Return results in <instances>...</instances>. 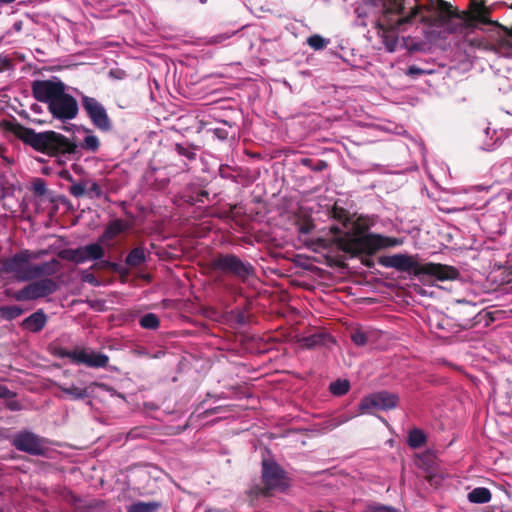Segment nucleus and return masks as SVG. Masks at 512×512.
Returning a JSON list of instances; mask_svg holds the SVG:
<instances>
[{
    "instance_id": "nucleus-1",
    "label": "nucleus",
    "mask_w": 512,
    "mask_h": 512,
    "mask_svg": "<svg viewBox=\"0 0 512 512\" xmlns=\"http://www.w3.org/2000/svg\"><path fill=\"white\" fill-rule=\"evenodd\" d=\"M383 16L377 22V34L389 52L398 45V31L416 22L429 27L457 32L467 26L468 16L445 0H378Z\"/></svg>"
},
{
    "instance_id": "nucleus-2",
    "label": "nucleus",
    "mask_w": 512,
    "mask_h": 512,
    "mask_svg": "<svg viewBox=\"0 0 512 512\" xmlns=\"http://www.w3.org/2000/svg\"><path fill=\"white\" fill-rule=\"evenodd\" d=\"M7 129L24 144L49 156L75 154L78 149L73 140L53 130L36 132L18 122L10 123Z\"/></svg>"
},
{
    "instance_id": "nucleus-3",
    "label": "nucleus",
    "mask_w": 512,
    "mask_h": 512,
    "mask_svg": "<svg viewBox=\"0 0 512 512\" xmlns=\"http://www.w3.org/2000/svg\"><path fill=\"white\" fill-rule=\"evenodd\" d=\"M378 262L384 267L408 273L419 280L426 278H434L439 281L456 280L460 275L454 266L433 262L421 263L418 261L417 255L399 253L382 256Z\"/></svg>"
},
{
    "instance_id": "nucleus-4",
    "label": "nucleus",
    "mask_w": 512,
    "mask_h": 512,
    "mask_svg": "<svg viewBox=\"0 0 512 512\" xmlns=\"http://www.w3.org/2000/svg\"><path fill=\"white\" fill-rule=\"evenodd\" d=\"M369 224L360 216L353 223V232H346L344 236L334 239L338 249L344 253L357 257L361 254L373 255L376 252L394 246L396 239L374 233H367Z\"/></svg>"
},
{
    "instance_id": "nucleus-5",
    "label": "nucleus",
    "mask_w": 512,
    "mask_h": 512,
    "mask_svg": "<svg viewBox=\"0 0 512 512\" xmlns=\"http://www.w3.org/2000/svg\"><path fill=\"white\" fill-rule=\"evenodd\" d=\"M208 266L212 271L237 279L241 283H246L256 276L253 264L234 253H216Z\"/></svg>"
},
{
    "instance_id": "nucleus-6",
    "label": "nucleus",
    "mask_w": 512,
    "mask_h": 512,
    "mask_svg": "<svg viewBox=\"0 0 512 512\" xmlns=\"http://www.w3.org/2000/svg\"><path fill=\"white\" fill-rule=\"evenodd\" d=\"M262 484L252 488L253 496L270 497L274 491H285L289 484L286 472L272 460L262 461Z\"/></svg>"
},
{
    "instance_id": "nucleus-7",
    "label": "nucleus",
    "mask_w": 512,
    "mask_h": 512,
    "mask_svg": "<svg viewBox=\"0 0 512 512\" xmlns=\"http://www.w3.org/2000/svg\"><path fill=\"white\" fill-rule=\"evenodd\" d=\"M46 254L47 250L43 249L37 251L23 249L11 257L1 259V269L4 273L13 274L19 281H28L24 276L29 275L30 261Z\"/></svg>"
},
{
    "instance_id": "nucleus-8",
    "label": "nucleus",
    "mask_w": 512,
    "mask_h": 512,
    "mask_svg": "<svg viewBox=\"0 0 512 512\" xmlns=\"http://www.w3.org/2000/svg\"><path fill=\"white\" fill-rule=\"evenodd\" d=\"M11 444L18 451L25 452L33 456L44 457L47 456L49 452L48 439L28 430L16 433L12 437Z\"/></svg>"
},
{
    "instance_id": "nucleus-9",
    "label": "nucleus",
    "mask_w": 512,
    "mask_h": 512,
    "mask_svg": "<svg viewBox=\"0 0 512 512\" xmlns=\"http://www.w3.org/2000/svg\"><path fill=\"white\" fill-rule=\"evenodd\" d=\"M58 290L57 282L52 278H42L29 283L18 291L12 293L11 297L16 301H32L45 298Z\"/></svg>"
},
{
    "instance_id": "nucleus-10",
    "label": "nucleus",
    "mask_w": 512,
    "mask_h": 512,
    "mask_svg": "<svg viewBox=\"0 0 512 512\" xmlns=\"http://www.w3.org/2000/svg\"><path fill=\"white\" fill-rule=\"evenodd\" d=\"M81 105L92 124L102 132L112 130V121L105 107L94 97L81 96Z\"/></svg>"
},
{
    "instance_id": "nucleus-11",
    "label": "nucleus",
    "mask_w": 512,
    "mask_h": 512,
    "mask_svg": "<svg viewBox=\"0 0 512 512\" xmlns=\"http://www.w3.org/2000/svg\"><path fill=\"white\" fill-rule=\"evenodd\" d=\"M52 116L63 122L76 118L79 112L77 100L65 90L48 106Z\"/></svg>"
},
{
    "instance_id": "nucleus-12",
    "label": "nucleus",
    "mask_w": 512,
    "mask_h": 512,
    "mask_svg": "<svg viewBox=\"0 0 512 512\" xmlns=\"http://www.w3.org/2000/svg\"><path fill=\"white\" fill-rule=\"evenodd\" d=\"M399 397L395 393L381 391L364 397L359 409L362 413H371L373 410H390L398 405Z\"/></svg>"
},
{
    "instance_id": "nucleus-13",
    "label": "nucleus",
    "mask_w": 512,
    "mask_h": 512,
    "mask_svg": "<svg viewBox=\"0 0 512 512\" xmlns=\"http://www.w3.org/2000/svg\"><path fill=\"white\" fill-rule=\"evenodd\" d=\"M33 97L48 106L65 90L61 81L35 80L31 84Z\"/></svg>"
},
{
    "instance_id": "nucleus-14",
    "label": "nucleus",
    "mask_w": 512,
    "mask_h": 512,
    "mask_svg": "<svg viewBox=\"0 0 512 512\" xmlns=\"http://www.w3.org/2000/svg\"><path fill=\"white\" fill-rule=\"evenodd\" d=\"M74 364L85 365L90 368H106L109 364V357L101 352L88 348H78L77 353L72 354Z\"/></svg>"
},
{
    "instance_id": "nucleus-15",
    "label": "nucleus",
    "mask_w": 512,
    "mask_h": 512,
    "mask_svg": "<svg viewBox=\"0 0 512 512\" xmlns=\"http://www.w3.org/2000/svg\"><path fill=\"white\" fill-rule=\"evenodd\" d=\"M62 269V264L57 259H52L50 261L42 262L39 264H30L29 275H25L24 278L28 279V281L42 278H51V276L56 275Z\"/></svg>"
},
{
    "instance_id": "nucleus-16",
    "label": "nucleus",
    "mask_w": 512,
    "mask_h": 512,
    "mask_svg": "<svg viewBox=\"0 0 512 512\" xmlns=\"http://www.w3.org/2000/svg\"><path fill=\"white\" fill-rule=\"evenodd\" d=\"M70 195L75 198H81L87 195L89 198H100L103 195V190L100 185L95 181H81L74 183L68 189Z\"/></svg>"
},
{
    "instance_id": "nucleus-17",
    "label": "nucleus",
    "mask_w": 512,
    "mask_h": 512,
    "mask_svg": "<svg viewBox=\"0 0 512 512\" xmlns=\"http://www.w3.org/2000/svg\"><path fill=\"white\" fill-rule=\"evenodd\" d=\"M47 321L48 318L45 312L42 309H38L22 321L21 327L29 332L38 333L44 329Z\"/></svg>"
},
{
    "instance_id": "nucleus-18",
    "label": "nucleus",
    "mask_w": 512,
    "mask_h": 512,
    "mask_svg": "<svg viewBox=\"0 0 512 512\" xmlns=\"http://www.w3.org/2000/svg\"><path fill=\"white\" fill-rule=\"evenodd\" d=\"M174 149L176 153L183 157L185 160L182 162L181 168L186 171L189 169L188 162H193L197 158V151H199L200 147L188 142L185 143H176L174 145Z\"/></svg>"
},
{
    "instance_id": "nucleus-19",
    "label": "nucleus",
    "mask_w": 512,
    "mask_h": 512,
    "mask_svg": "<svg viewBox=\"0 0 512 512\" xmlns=\"http://www.w3.org/2000/svg\"><path fill=\"white\" fill-rule=\"evenodd\" d=\"M80 261L82 263L92 260L98 261L105 256V250L100 243H91L80 247Z\"/></svg>"
},
{
    "instance_id": "nucleus-20",
    "label": "nucleus",
    "mask_w": 512,
    "mask_h": 512,
    "mask_svg": "<svg viewBox=\"0 0 512 512\" xmlns=\"http://www.w3.org/2000/svg\"><path fill=\"white\" fill-rule=\"evenodd\" d=\"M126 225L123 220L115 219L108 223L103 234L99 237V242L113 240L119 234L126 230Z\"/></svg>"
},
{
    "instance_id": "nucleus-21",
    "label": "nucleus",
    "mask_w": 512,
    "mask_h": 512,
    "mask_svg": "<svg viewBox=\"0 0 512 512\" xmlns=\"http://www.w3.org/2000/svg\"><path fill=\"white\" fill-rule=\"evenodd\" d=\"M184 200L190 205H196L198 203H204L209 200V192L202 188L189 187L184 195Z\"/></svg>"
},
{
    "instance_id": "nucleus-22",
    "label": "nucleus",
    "mask_w": 512,
    "mask_h": 512,
    "mask_svg": "<svg viewBox=\"0 0 512 512\" xmlns=\"http://www.w3.org/2000/svg\"><path fill=\"white\" fill-rule=\"evenodd\" d=\"M161 507L162 503L159 501H137L127 507V512H159Z\"/></svg>"
},
{
    "instance_id": "nucleus-23",
    "label": "nucleus",
    "mask_w": 512,
    "mask_h": 512,
    "mask_svg": "<svg viewBox=\"0 0 512 512\" xmlns=\"http://www.w3.org/2000/svg\"><path fill=\"white\" fill-rule=\"evenodd\" d=\"M146 261V253L143 247L133 248L126 256L125 263L131 268L139 267Z\"/></svg>"
},
{
    "instance_id": "nucleus-24",
    "label": "nucleus",
    "mask_w": 512,
    "mask_h": 512,
    "mask_svg": "<svg viewBox=\"0 0 512 512\" xmlns=\"http://www.w3.org/2000/svg\"><path fill=\"white\" fill-rule=\"evenodd\" d=\"M467 497L471 503L484 504L491 500L492 494L488 488L477 487L469 492Z\"/></svg>"
},
{
    "instance_id": "nucleus-25",
    "label": "nucleus",
    "mask_w": 512,
    "mask_h": 512,
    "mask_svg": "<svg viewBox=\"0 0 512 512\" xmlns=\"http://www.w3.org/2000/svg\"><path fill=\"white\" fill-rule=\"evenodd\" d=\"M427 442L425 433L418 428H413L408 434L407 443L413 449H418L424 446Z\"/></svg>"
},
{
    "instance_id": "nucleus-26",
    "label": "nucleus",
    "mask_w": 512,
    "mask_h": 512,
    "mask_svg": "<svg viewBox=\"0 0 512 512\" xmlns=\"http://www.w3.org/2000/svg\"><path fill=\"white\" fill-rule=\"evenodd\" d=\"M60 391L69 396L72 400H83L89 396L87 388L77 387L75 385L71 386H59Z\"/></svg>"
},
{
    "instance_id": "nucleus-27",
    "label": "nucleus",
    "mask_w": 512,
    "mask_h": 512,
    "mask_svg": "<svg viewBox=\"0 0 512 512\" xmlns=\"http://www.w3.org/2000/svg\"><path fill=\"white\" fill-rule=\"evenodd\" d=\"M371 334V331L363 327H357L351 330L350 338L356 346H365L368 343Z\"/></svg>"
},
{
    "instance_id": "nucleus-28",
    "label": "nucleus",
    "mask_w": 512,
    "mask_h": 512,
    "mask_svg": "<svg viewBox=\"0 0 512 512\" xmlns=\"http://www.w3.org/2000/svg\"><path fill=\"white\" fill-rule=\"evenodd\" d=\"M331 336L325 332L314 333L302 339L303 344L307 348H313L319 345H324Z\"/></svg>"
},
{
    "instance_id": "nucleus-29",
    "label": "nucleus",
    "mask_w": 512,
    "mask_h": 512,
    "mask_svg": "<svg viewBox=\"0 0 512 512\" xmlns=\"http://www.w3.org/2000/svg\"><path fill=\"white\" fill-rule=\"evenodd\" d=\"M330 216L344 227H347L351 221L349 212L345 208L338 206L337 203L331 208Z\"/></svg>"
},
{
    "instance_id": "nucleus-30",
    "label": "nucleus",
    "mask_w": 512,
    "mask_h": 512,
    "mask_svg": "<svg viewBox=\"0 0 512 512\" xmlns=\"http://www.w3.org/2000/svg\"><path fill=\"white\" fill-rule=\"evenodd\" d=\"M24 309L18 305L0 306V318L3 320L11 321L21 316Z\"/></svg>"
},
{
    "instance_id": "nucleus-31",
    "label": "nucleus",
    "mask_w": 512,
    "mask_h": 512,
    "mask_svg": "<svg viewBox=\"0 0 512 512\" xmlns=\"http://www.w3.org/2000/svg\"><path fill=\"white\" fill-rule=\"evenodd\" d=\"M350 382L347 379H337L329 385V391L334 396H343L348 393Z\"/></svg>"
},
{
    "instance_id": "nucleus-32",
    "label": "nucleus",
    "mask_w": 512,
    "mask_h": 512,
    "mask_svg": "<svg viewBox=\"0 0 512 512\" xmlns=\"http://www.w3.org/2000/svg\"><path fill=\"white\" fill-rule=\"evenodd\" d=\"M58 258L66 261L75 262L77 264L82 263L80 261L81 253H80V247L76 249L72 248H66L62 249L57 253Z\"/></svg>"
},
{
    "instance_id": "nucleus-33",
    "label": "nucleus",
    "mask_w": 512,
    "mask_h": 512,
    "mask_svg": "<svg viewBox=\"0 0 512 512\" xmlns=\"http://www.w3.org/2000/svg\"><path fill=\"white\" fill-rule=\"evenodd\" d=\"M140 326L145 329L154 330L160 325L159 318L154 313H147L140 318Z\"/></svg>"
},
{
    "instance_id": "nucleus-34",
    "label": "nucleus",
    "mask_w": 512,
    "mask_h": 512,
    "mask_svg": "<svg viewBox=\"0 0 512 512\" xmlns=\"http://www.w3.org/2000/svg\"><path fill=\"white\" fill-rule=\"evenodd\" d=\"M301 164L312 171L320 172L328 167V164L325 160H317L316 162L311 158H303L301 159Z\"/></svg>"
},
{
    "instance_id": "nucleus-35",
    "label": "nucleus",
    "mask_w": 512,
    "mask_h": 512,
    "mask_svg": "<svg viewBox=\"0 0 512 512\" xmlns=\"http://www.w3.org/2000/svg\"><path fill=\"white\" fill-rule=\"evenodd\" d=\"M81 147L86 151L96 152L100 147V141L95 135H87L83 139Z\"/></svg>"
},
{
    "instance_id": "nucleus-36",
    "label": "nucleus",
    "mask_w": 512,
    "mask_h": 512,
    "mask_svg": "<svg viewBox=\"0 0 512 512\" xmlns=\"http://www.w3.org/2000/svg\"><path fill=\"white\" fill-rule=\"evenodd\" d=\"M307 43L311 48L315 50H322L327 46L328 41L321 35L315 34L308 37Z\"/></svg>"
},
{
    "instance_id": "nucleus-37",
    "label": "nucleus",
    "mask_w": 512,
    "mask_h": 512,
    "mask_svg": "<svg viewBox=\"0 0 512 512\" xmlns=\"http://www.w3.org/2000/svg\"><path fill=\"white\" fill-rule=\"evenodd\" d=\"M228 207L229 209L227 211H224L219 215L220 218L236 219L242 214L240 211L241 207L238 204H229Z\"/></svg>"
},
{
    "instance_id": "nucleus-38",
    "label": "nucleus",
    "mask_w": 512,
    "mask_h": 512,
    "mask_svg": "<svg viewBox=\"0 0 512 512\" xmlns=\"http://www.w3.org/2000/svg\"><path fill=\"white\" fill-rule=\"evenodd\" d=\"M32 190L36 196H44L47 193L45 180L42 178H35L32 183Z\"/></svg>"
},
{
    "instance_id": "nucleus-39",
    "label": "nucleus",
    "mask_w": 512,
    "mask_h": 512,
    "mask_svg": "<svg viewBox=\"0 0 512 512\" xmlns=\"http://www.w3.org/2000/svg\"><path fill=\"white\" fill-rule=\"evenodd\" d=\"M364 512H398V511L392 506L374 503V504L367 505L365 507Z\"/></svg>"
},
{
    "instance_id": "nucleus-40",
    "label": "nucleus",
    "mask_w": 512,
    "mask_h": 512,
    "mask_svg": "<svg viewBox=\"0 0 512 512\" xmlns=\"http://www.w3.org/2000/svg\"><path fill=\"white\" fill-rule=\"evenodd\" d=\"M14 69L13 60L7 55H0V73Z\"/></svg>"
},
{
    "instance_id": "nucleus-41",
    "label": "nucleus",
    "mask_w": 512,
    "mask_h": 512,
    "mask_svg": "<svg viewBox=\"0 0 512 512\" xmlns=\"http://www.w3.org/2000/svg\"><path fill=\"white\" fill-rule=\"evenodd\" d=\"M210 131L214 134V136L217 139H219L221 141L226 140L229 137V131L226 128L216 127V128L210 129Z\"/></svg>"
},
{
    "instance_id": "nucleus-42",
    "label": "nucleus",
    "mask_w": 512,
    "mask_h": 512,
    "mask_svg": "<svg viewBox=\"0 0 512 512\" xmlns=\"http://www.w3.org/2000/svg\"><path fill=\"white\" fill-rule=\"evenodd\" d=\"M78 348L79 347H76L72 350H67L65 348H60L57 352V355L59 357H62V358H68L73 364H74V358L72 356L73 353H77L78 352Z\"/></svg>"
},
{
    "instance_id": "nucleus-43",
    "label": "nucleus",
    "mask_w": 512,
    "mask_h": 512,
    "mask_svg": "<svg viewBox=\"0 0 512 512\" xmlns=\"http://www.w3.org/2000/svg\"><path fill=\"white\" fill-rule=\"evenodd\" d=\"M109 271L118 273L121 276H127L128 275V270L126 268H124L120 264H118L116 262H112V261H111V264H110Z\"/></svg>"
},
{
    "instance_id": "nucleus-44",
    "label": "nucleus",
    "mask_w": 512,
    "mask_h": 512,
    "mask_svg": "<svg viewBox=\"0 0 512 512\" xmlns=\"http://www.w3.org/2000/svg\"><path fill=\"white\" fill-rule=\"evenodd\" d=\"M424 73H425V71L423 69H421L415 65L409 66L407 69V72H406V74L411 77L420 76V75H423Z\"/></svg>"
},
{
    "instance_id": "nucleus-45",
    "label": "nucleus",
    "mask_w": 512,
    "mask_h": 512,
    "mask_svg": "<svg viewBox=\"0 0 512 512\" xmlns=\"http://www.w3.org/2000/svg\"><path fill=\"white\" fill-rule=\"evenodd\" d=\"M82 280L86 283H89L93 286H98L99 285V281L97 280L96 276L92 273H85L83 276H82Z\"/></svg>"
},
{
    "instance_id": "nucleus-46",
    "label": "nucleus",
    "mask_w": 512,
    "mask_h": 512,
    "mask_svg": "<svg viewBox=\"0 0 512 512\" xmlns=\"http://www.w3.org/2000/svg\"><path fill=\"white\" fill-rule=\"evenodd\" d=\"M99 262L96 263L93 268H98V269H104V270H109L110 268V264H111V261L109 260H103V258L101 260H98Z\"/></svg>"
},
{
    "instance_id": "nucleus-47",
    "label": "nucleus",
    "mask_w": 512,
    "mask_h": 512,
    "mask_svg": "<svg viewBox=\"0 0 512 512\" xmlns=\"http://www.w3.org/2000/svg\"><path fill=\"white\" fill-rule=\"evenodd\" d=\"M314 227V225L310 222H306L304 224H302L299 228V231L302 233V234H308L311 232L312 228Z\"/></svg>"
},
{
    "instance_id": "nucleus-48",
    "label": "nucleus",
    "mask_w": 512,
    "mask_h": 512,
    "mask_svg": "<svg viewBox=\"0 0 512 512\" xmlns=\"http://www.w3.org/2000/svg\"><path fill=\"white\" fill-rule=\"evenodd\" d=\"M59 175H60V177H61L62 179L66 180V181H68V182H71V183H72V185L75 183V182H74V179H73V177H72V175H71V174H70V172H69V171H67V170H62V171L60 172V174H59Z\"/></svg>"
},
{
    "instance_id": "nucleus-49",
    "label": "nucleus",
    "mask_w": 512,
    "mask_h": 512,
    "mask_svg": "<svg viewBox=\"0 0 512 512\" xmlns=\"http://www.w3.org/2000/svg\"><path fill=\"white\" fill-rule=\"evenodd\" d=\"M329 231L331 234L337 236L336 238L338 237H342V229L336 225H333L329 228Z\"/></svg>"
},
{
    "instance_id": "nucleus-50",
    "label": "nucleus",
    "mask_w": 512,
    "mask_h": 512,
    "mask_svg": "<svg viewBox=\"0 0 512 512\" xmlns=\"http://www.w3.org/2000/svg\"><path fill=\"white\" fill-rule=\"evenodd\" d=\"M492 23L499 26L509 37L512 38V26L510 28H508V27L498 24L497 22H492Z\"/></svg>"
},
{
    "instance_id": "nucleus-51",
    "label": "nucleus",
    "mask_w": 512,
    "mask_h": 512,
    "mask_svg": "<svg viewBox=\"0 0 512 512\" xmlns=\"http://www.w3.org/2000/svg\"><path fill=\"white\" fill-rule=\"evenodd\" d=\"M221 409H222L221 407H214V408L207 409L204 413H205V415L210 416V415L217 414Z\"/></svg>"
},
{
    "instance_id": "nucleus-52",
    "label": "nucleus",
    "mask_w": 512,
    "mask_h": 512,
    "mask_svg": "<svg viewBox=\"0 0 512 512\" xmlns=\"http://www.w3.org/2000/svg\"><path fill=\"white\" fill-rule=\"evenodd\" d=\"M22 27H23V21L22 20H18V21H16L13 24V30L16 31V32H20L22 30Z\"/></svg>"
},
{
    "instance_id": "nucleus-53",
    "label": "nucleus",
    "mask_w": 512,
    "mask_h": 512,
    "mask_svg": "<svg viewBox=\"0 0 512 512\" xmlns=\"http://www.w3.org/2000/svg\"><path fill=\"white\" fill-rule=\"evenodd\" d=\"M10 394V391L6 387H0V397H5Z\"/></svg>"
},
{
    "instance_id": "nucleus-54",
    "label": "nucleus",
    "mask_w": 512,
    "mask_h": 512,
    "mask_svg": "<svg viewBox=\"0 0 512 512\" xmlns=\"http://www.w3.org/2000/svg\"><path fill=\"white\" fill-rule=\"evenodd\" d=\"M8 407H9L10 410H18L20 408L19 404L17 402L9 403Z\"/></svg>"
},
{
    "instance_id": "nucleus-55",
    "label": "nucleus",
    "mask_w": 512,
    "mask_h": 512,
    "mask_svg": "<svg viewBox=\"0 0 512 512\" xmlns=\"http://www.w3.org/2000/svg\"><path fill=\"white\" fill-rule=\"evenodd\" d=\"M362 263L367 266V267H372L373 266V261L371 259H363L362 260Z\"/></svg>"
},
{
    "instance_id": "nucleus-56",
    "label": "nucleus",
    "mask_w": 512,
    "mask_h": 512,
    "mask_svg": "<svg viewBox=\"0 0 512 512\" xmlns=\"http://www.w3.org/2000/svg\"><path fill=\"white\" fill-rule=\"evenodd\" d=\"M221 123H222L223 125L228 126L229 128H232V127H233V124H232L231 122L227 121V120H221Z\"/></svg>"
},
{
    "instance_id": "nucleus-57",
    "label": "nucleus",
    "mask_w": 512,
    "mask_h": 512,
    "mask_svg": "<svg viewBox=\"0 0 512 512\" xmlns=\"http://www.w3.org/2000/svg\"><path fill=\"white\" fill-rule=\"evenodd\" d=\"M15 0H0L1 4H10L13 3Z\"/></svg>"
},
{
    "instance_id": "nucleus-58",
    "label": "nucleus",
    "mask_w": 512,
    "mask_h": 512,
    "mask_svg": "<svg viewBox=\"0 0 512 512\" xmlns=\"http://www.w3.org/2000/svg\"><path fill=\"white\" fill-rule=\"evenodd\" d=\"M480 20H481L483 23H490V22H489L487 19H485V18H481Z\"/></svg>"
},
{
    "instance_id": "nucleus-59",
    "label": "nucleus",
    "mask_w": 512,
    "mask_h": 512,
    "mask_svg": "<svg viewBox=\"0 0 512 512\" xmlns=\"http://www.w3.org/2000/svg\"><path fill=\"white\" fill-rule=\"evenodd\" d=\"M92 385L99 386V387L104 386L103 384H99L97 382L92 383Z\"/></svg>"
},
{
    "instance_id": "nucleus-60",
    "label": "nucleus",
    "mask_w": 512,
    "mask_h": 512,
    "mask_svg": "<svg viewBox=\"0 0 512 512\" xmlns=\"http://www.w3.org/2000/svg\"><path fill=\"white\" fill-rule=\"evenodd\" d=\"M129 437H134V432L133 431H130L129 434H128Z\"/></svg>"
}]
</instances>
